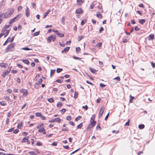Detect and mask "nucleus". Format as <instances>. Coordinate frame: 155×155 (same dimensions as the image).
Listing matches in <instances>:
<instances>
[{"label": "nucleus", "mask_w": 155, "mask_h": 155, "mask_svg": "<svg viewBox=\"0 0 155 155\" xmlns=\"http://www.w3.org/2000/svg\"><path fill=\"white\" fill-rule=\"evenodd\" d=\"M14 12V9L13 8H11L10 9L8 12L4 14V18H7L9 17Z\"/></svg>", "instance_id": "obj_1"}, {"label": "nucleus", "mask_w": 155, "mask_h": 155, "mask_svg": "<svg viewBox=\"0 0 155 155\" xmlns=\"http://www.w3.org/2000/svg\"><path fill=\"white\" fill-rule=\"evenodd\" d=\"M15 44L12 43L9 45L5 49V52H8V51H13L14 49Z\"/></svg>", "instance_id": "obj_2"}, {"label": "nucleus", "mask_w": 155, "mask_h": 155, "mask_svg": "<svg viewBox=\"0 0 155 155\" xmlns=\"http://www.w3.org/2000/svg\"><path fill=\"white\" fill-rule=\"evenodd\" d=\"M56 38L55 35H51L48 38L47 41L48 42H50L51 41H54L55 40Z\"/></svg>", "instance_id": "obj_3"}, {"label": "nucleus", "mask_w": 155, "mask_h": 155, "mask_svg": "<svg viewBox=\"0 0 155 155\" xmlns=\"http://www.w3.org/2000/svg\"><path fill=\"white\" fill-rule=\"evenodd\" d=\"M20 15L19 14L17 15L16 17H15V18H13V19H12L10 21H9V23L10 24H12L16 20H18L19 18L20 17Z\"/></svg>", "instance_id": "obj_4"}, {"label": "nucleus", "mask_w": 155, "mask_h": 155, "mask_svg": "<svg viewBox=\"0 0 155 155\" xmlns=\"http://www.w3.org/2000/svg\"><path fill=\"white\" fill-rule=\"evenodd\" d=\"M61 121V120L59 117H57L54 119L51 120L49 121V122L50 123H53L54 122H57L58 123L60 122Z\"/></svg>", "instance_id": "obj_5"}, {"label": "nucleus", "mask_w": 155, "mask_h": 155, "mask_svg": "<svg viewBox=\"0 0 155 155\" xmlns=\"http://www.w3.org/2000/svg\"><path fill=\"white\" fill-rule=\"evenodd\" d=\"M104 108L103 106H102L100 110L99 111V118H100L102 116V115L103 114L104 110Z\"/></svg>", "instance_id": "obj_6"}, {"label": "nucleus", "mask_w": 155, "mask_h": 155, "mask_svg": "<svg viewBox=\"0 0 155 155\" xmlns=\"http://www.w3.org/2000/svg\"><path fill=\"white\" fill-rule=\"evenodd\" d=\"M20 91L23 93V95L25 96H26L28 94L27 90L25 89H22L20 90Z\"/></svg>", "instance_id": "obj_7"}, {"label": "nucleus", "mask_w": 155, "mask_h": 155, "mask_svg": "<svg viewBox=\"0 0 155 155\" xmlns=\"http://www.w3.org/2000/svg\"><path fill=\"white\" fill-rule=\"evenodd\" d=\"M11 69V68L9 69V71L7 70L6 71L3 72L2 74V76L4 78L5 77V76L10 72Z\"/></svg>", "instance_id": "obj_8"}, {"label": "nucleus", "mask_w": 155, "mask_h": 155, "mask_svg": "<svg viewBox=\"0 0 155 155\" xmlns=\"http://www.w3.org/2000/svg\"><path fill=\"white\" fill-rule=\"evenodd\" d=\"M2 32L3 33L4 35H5L4 37H5L8 35L9 32V31L8 30H4L3 31L2 30Z\"/></svg>", "instance_id": "obj_9"}, {"label": "nucleus", "mask_w": 155, "mask_h": 155, "mask_svg": "<svg viewBox=\"0 0 155 155\" xmlns=\"http://www.w3.org/2000/svg\"><path fill=\"white\" fill-rule=\"evenodd\" d=\"M25 11L26 15L27 17H29L30 15L29 10L27 6H26V9L25 10Z\"/></svg>", "instance_id": "obj_10"}, {"label": "nucleus", "mask_w": 155, "mask_h": 155, "mask_svg": "<svg viewBox=\"0 0 155 155\" xmlns=\"http://www.w3.org/2000/svg\"><path fill=\"white\" fill-rule=\"evenodd\" d=\"M83 11L82 10L81 8H79L78 9L76 10V13L78 14H81L82 13Z\"/></svg>", "instance_id": "obj_11"}, {"label": "nucleus", "mask_w": 155, "mask_h": 155, "mask_svg": "<svg viewBox=\"0 0 155 155\" xmlns=\"http://www.w3.org/2000/svg\"><path fill=\"white\" fill-rule=\"evenodd\" d=\"M70 49V47H67L65 48H64L63 50L61 51V52L62 53H64V52L66 53Z\"/></svg>", "instance_id": "obj_12"}, {"label": "nucleus", "mask_w": 155, "mask_h": 155, "mask_svg": "<svg viewBox=\"0 0 155 155\" xmlns=\"http://www.w3.org/2000/svg\"><path fill=\"white\" fill-rule=\"evenodd\" d=\"M8 66V64L4 63H2L0 64V67L2 68H5Z\"/></svg>", "instance_id": "obj_13"}, {"label": "nucleus", "mask_w": 155, "mask_h": 155, "mask_svg": "<svg viewBox=\"0 0 155 155\" xmlns=\"http://www.w3.org/2000/svg\"><path fill=\"white\" fill-rule=\"evenodd\" d=\"M84 0H77V4L78 5H80L84 3Z\"/></svg>", "instance_id": "obj_14"}, {"label": "nucleus", "mask_w": 155, "mask_h": 155, "mask_svg": "<svg viewBox=\"0 0 155 155\" xmlns=\"http://www.w3.org/2000/svg\"><path fill=\"white\" fill-rule=\"evenodd\" d=\"M89 69L90 70V71L93 74H95L96 72L97 71L95 70L94 69H93L91 68H89Z\"/></svg>", "instance_id": "obj_15"}, {"label": "nucleus", "mask_w": 155, "mask_h": 155, "mask_svg": "<svg viewBox=\"0 0 155 155\" xmlns=\"http://www.w3.org/2000/svg\"><path fill=\"white\" fill-rule=\"evenodd\" d=\"M154 35L153 34H150L149 36L148 39L149 40H151L154 39Z\"/></svg>", "instance_id": "obj_16"}, {"label": "nucleus", "mask_w": 155, "mask_h": 155, "mask_svg": "<svg viewBox=\"0 0 155 155\" xmlns=\"http://www.w3.org/2000/svg\"><path fill=\"white\" fill-rule=\"evenodd\" d=\"M96 123V121L94 120H93L90 121V124L91 125V126H92L93 127L95 125Z\"/></svg>", "instance_id": "obj_17"}, {"label": "nucleus", "mask_w": 155, "mask_h": 155, "mask_svg": "<svg viewBox=\"0 0 155 155\" xmlns=\"http://www.w3.org/2000/svg\"><path fill=\"white\" fill-rule=\"evenodd\" d=\"M51 10H48L46 12H45V14L44 15L43 18H45L47 16V15L50 12Z\"/></svg>", "instance_id": "obj_18"}, {"label": "nucleus", "mask_w": 155, "mask_h": 155, "mask_svg": "<svg viewBox=\"0 0 155 155\" xmlns=\"http://www.w3.org/2000/svg\"><path fill=\"white\" fill-rule=\"evenodd\" d=\"M28 137H27L24 138L21 141L22 143L25 142H26L27 140H28Z\"/></svg>", "instance_id": "obj_19"}, {"label": "nucleus", "mask_w": 155, "mask_h": 155, "mask_svg": "<svg viewBox=\"0 0 155 155\" xmlns=\"http://www.w3.org/2000/svg\"><path fill=\"white\" fill-rule=\"evenodd\" d=\"M56 34L58 37L60 38L63 37L64 36V34L61 33H58Z\"/></svg>", "instance_id": "obj_20"}, {"label": "nucleus", "mask_w": 155, "mask_h": 155, "mask_svg": "<svg viewBox=\"0 0 155 155\" xmlns=\"http://www.w3.org/2000/svg\"><path fill=\"white\" fill-rule=\"evenodd\" d=\"M23 62L27 64H29V61L28 60H22Z\"/></svg>", "instance_id": "obj_21"}, {"label": "nucleus", "mask_w": 155, "mask_h": 155, "mask_svg": "<svg viewBox=\"0 0 155 155\" xmlns=\"http://www.w3.org/2000/svg\"><path fill=\"white\" fill-rule=\"evenodd\" d=\"M145 22V21L144 19H142L140 20L139 21V22L141 24H143Z\"/></svg>", "instance_id": "obj_22"}, {"label": "nucleus", "mask_w": 155, "mask_h": 155, "mask_svg": "<svg viewBox=\"0 0 155 155\" xmlns=\"http://www.w3.org/2000/svg\"><path fill=\"white\" fill-rule=\"evenodd\" d=\"M84 38V36L83 35H81L80 36H78V41H79L82 39Z\"/></svg>", "instance_id": "obj_23"}, {"label": "nucleus", "mask_w": 155, "mask_h": 155, "mask_svg": "<svg viewBox=\"0 0 155 155\" xmlns=\"http://www.w3.org/2000/svg\"><path fill=\"white\" fill-rule=\"evenodd\" d=\"M40 34V31H38V32H36L35 33H33L32 35L33 36H36L38 35H39Z\"/></svg>", "instance_id": "obj_24"}, {"label": "nucleus", "mask_w": 155, "mask_h": 155, "mask_svg": "<svg viewBox=\"0 0 155 155\" xmlns=\"http://www.w3.org/2000/svg\"><path fill=\"white\" fill-rule=\"evenodd\" d=\"M97 16L98 18H101L102 17V15L100 14L99 12H97Z\"/></svg>", "instance_id": "obj_25"}, {"label": "nucleus", "mask_w": 155, "mask_h": 155, "mask_svg": "<svg viewBox=\"0 0 155 155\" xmlns=\"http://www.w3.org/2000/svg\"><path fill=\"white\" fill-rule=\"evenodd\" d=\"M86 22V19H84L82 20L81 22V25H83Z\"/></svg>", "instance_id": "obj_26"}, {"label": "nucleus", "mask_w": 155, "mask_h": 155, "mask_svg": "<svg viewBox=\"0 0 155 155\" xmlns=\"http://www.w3.org/2000/svg\"><path fill=\"white\" fill-rule=\"evenodd\" d=\"M21 50H32V49L29 48L27 47H25L23 48H21Z\"/></svg>", "instance_id": "obj_27"}, {"label": "nucleus", "mask_w": 155, "mask_h": 155, "mask_svg": "<svg viewBox=\"0 0 155 155\" xmlns=\"http://www.w3.org/2000/svg\"><path fill=\"white\" fill-rule=\"evenodd\" d=\"M22 126V124L21 123H19L17 125V128H20Z\"/></svg>", "instance_id": "obj_28"}, {"label": "nucleus", "mask_w": 155, "mask_h": 155, "mask_svg": "<svg viewBox=\"0 0 155 155\" xmlns=\"http://www.w3.org/2000/svg\"><path fill=\"white\" fill-rule=\"evenodd\" d=\"M139 128L140 129H142L144 127V125L143 124H140L138 126Z\"/></svg>", "instance_id": "obj_29"}, {"label": "nucleus", "mask_w": 155, "mask_h": 155, "mask_svg": "<svg viewBox=\"0 0 155 155\" xmlns=\"http://www.w3.org/2000/svg\"><path fill=\"white\" fill-rule=\"evenodd\" d=\"M45 129L44 128L42 127V128L39 129L38 130V131L39 132H43V131H45Z\"/></svg>", "instance_id": "obj_30"}, {"label": "nucleus", "mask_w": 155, "mask_h": 155, "mask_svg": "<svg viewBox=\"0 0 155 155\" xmlns=\"http://www.w3.org/2000/svg\"><path fill=\"white\" fill-rule=\"evenodd\" d=\"M61 21L62 24L64 25L65 24V17H62Z\"/></svg>", "instance_id": "obj_31"}, {"label": "nucleus", "mask_w": 155, "mask_h": 155, "mask_svg": "<svg viewBox=\"0 0 155 155\" xmlns=\"http://www.w3.org/2000/svg\"><path fill=\"white\" fill-rule=\"evenodd\" d=\"M78 92L77 91H75L74 92V97L75 99H76L78 97Z\"/></svg>", "instance_id": "obj_32"}, {"label": "nucleus", "mask_w": 155, "mask_h": 155, "mask_svg": "<svg viewBox=\"0 0 155 155\" xmlns=\"http://www.w3.org/2000/svg\"><path fill=\"white\" fill-rule=\"evenodd\" d=\"M29 153L31 155H36V153L34 151H30L29 152Z\"/></svg>", "instance_id": "obj_33"}, {"label": "nucleus", "mask_w": 155, "mask_h": 155, "mask_svg": "<svg viewBox=\"0 0 155 155\" xmlns=\"http://www.w3.org/2000/svg\"><path fill=\"white\" fill-rule=\"evenodd\" d=\"M48 101L50 103H53L54 102V100L52 98H50L48 99Z\"/></svg>", "instance_id": "obj_34"}, {"label": "nucleus", "mask_w": 155, "mask_h": 155, "mask_svg": "<svg viewBox=\"0 0 155 155\" xmlns=\"http://www.w3.org/2000/svg\"><path fill=\"white\" fill-rule=\"evenodd\" d=\"M82 127V123H81L79 124L77 127V129H80Z\"/></svg>", "instance_id": "obj_35"}, {"label": "nucleus", "mask_w": 155, "mask_h": 155, "mask_svg": "<svg viewBox=\"0 0 155 155\" xmlns=\"http://www.w3.org/2000/svg\"><path fill=\"white\" fill-rule=\"evenodd\" d=\"M9 27V25H5L4 27L2 29L3 31L4 30H6V29L8 28Z\"/></svg>", "instance_id": "obj_36"}, {"label": "nucleus", "mask_w": 155, "mask_h": 155, "mask_svg": "<svg viewBox=\"0 0 155 155\" xmlns=\"http://www.w3.org/2000/svg\"><path fill=\"white\" fill-rule=\"evenodd\" d=\"M8 39H9V42H12L14 39V37H12L11 38H8Z\"/></svg>", "instance_id": "obj_37"}, {"label": "nucleus", "mask_w": 155, "mask_h": 155, "mask_svg": "<svg viewBox=\"0 0 155 155\" xmlns=\"http://www.w3.org/2000/svg\"><path fill=\"white\" fill-rule=\"evenodd\" d=\"M55 70H51V73H50V76L51 77L54 73Z\"/></svg>", "instance_id": "obj_38"}, {"label": "nucleus", "mask_w": 155, "mask_h": 155, "mask_svg": "<svg viewBox=\"0 0 155 155\" xmlns=\"http://www.w3.org/2000/svg\"><path fill=\"white\" fill-rule=\"evenodd\" d=\"M62 105V104L61 102H58L57 104V106L58 107H60Z\"/></svg>", "instance_id": "obj_39"}, {"label": "nucleus", "mask_w": 155, "mask_h": 155, "mask_svg": "<svg viewBox=\"0 0 155 155\" xmlns=\"http://www.w3.org/2000/svg\"><path fill=\"white\" fill-rule=\"evenodd\" d=\"M0 104L1 105L4 106L6 105V104L5 101H1L0 102Z\"/></svg>", "instance_id": "obj_40"}, {"label": "nucleus", "mask_w": 155, "mask_h": 155, "mask_svg": "<svg viewBox=\"0 0 155 155\" xmlns=\"http://www.w3.org/2000/svg\"><path fill=\"white\" fill-rule=\"evenodd\" d=\"M93 127L91 126V125H90V124L88 126L87 129V130H91V129Z\"/></svg>", "instance_id": "obj_41"}, {"label": "nucleus", "mask_w": 155, "mask_h": 155, "mask_svg": "<svg viewBox=\"0 0 155 155\" xmlns=\"http://www.w3.org/2000/svg\"><path fill=\"white\" fill-rule=\"evenodd\" d=\"M81 116H79L75 118V121H77L79 120H80L81 118Z\"/></svg>", "instance_id": "obj_42"}, {"label": "nucleus", "mask_w": 155, "mask_h": 155, "mask_svg": "<svg viewBox=\"0 0 155 155\" xmlns=\"http://www.w3.org/2000/svg\"><path fill=\"white\" fill-rule=\"evenodd\" d=\"M80 50L81 49L80 47H77L76 48V52L77 53H78L79 51H80Z\"/></svg>", "instance_id": "obj_43"}, {"label": "nucleus", "mask_w": 155, "mask_h": 155, "mask_svg": "<svg viewBox=\"0 0 155 155\" xmlns=\"http://www.w3.org/2000/svg\"><path fill=\"white\" fill-rule=\"evenodd\" d=\"M62 70H63L62 68H58L57 69L56 71L57 73H59Z\"/></svg>", "instance_id": "obj_44"}, {"label": "nucleus", "mask_w": 155, "mask_h": 155, "mask_svg": "<svg viewBox=\"0 0 155 155\" xmlns=\"http://www.w3.org/2000/svg\"><path fill=\"white\" fill-rule=\"evenodd\" d=\"M42 114H41L40 113H39V112H38V113H36V116H37V117H41V116Z\"/></svg>", "instance_id": "obj_45"}, {"label": "nucleus", "mask_w": 155, "mask_h": 155, "mask_svg": "<svg viewBox=\"0 0 155 155\" xmlns=\"http://www.w3.org/2000/svg\"><path fill=\"white\" fill-rule=\"evenodd\" d=\"M102 44V43L101 42H100L96 45V46L97 47H100L101 46Z\"/></svg>", "instance_id": "obj_46"}, {"label": "nucleus", "mask_w": 155, "mask_h": 155, "mask_svg": "<svg viewBox=\"0 0 155 155\" xmlns=\"http://www.w3.org/2000/svg\"><path fill=\"white\" fill-rule=\"evenodd\" d=\"M4 98H5V99L7 101H8L10 100V98L9 97H8L7 96H6Z\"/></svg>", "instance_id": "obj_47"}, {"label": "nucleus", "mask_w": 155, "mask_h": 155, "mask_svg": "<svg viewBox=\"0 0 155 155\" xmlns=\"http://www.w3.org/2000/svg\"><path fill=\"white\" fill-rule=\"evenodd\" d=\"M66 110V109L65 108H63L61 110V113L63 114L65 112Z\"/></svg>", "instance_id": "obj_48"}, {"label": "nucleus", "mask_w": 155, "mask_h": 155, "mask_svg": "<svg viewBox=\"0 0 155 155\" xmlns=\"http://www.w3.org/2000/svg\"><path fill=\"white\" fill-rule=\"evenodd\" d=\"M73 58L74 59H78L79 60H81V58H79V57H76L74 56H73Z\"/></svg>", "instance_id": "obj_49"}, {"label": "nucleus", "mask_w": 155, "mask_h": 155, "mask_svg": "<svg viewBox=\"0 0 155 155\" xmlns=\"http://www.w3.org/2000/svg\"><path fill=\"white\" fill-rule=\"evenodd\" d=\"M94 6V4L93 3H92L90 5V8L91 9L93 8Z\"/></svg>", "instance_id": "obj_50"}, {"label": "nucleus", "mask_w": 155, "mask_h": 155, "mask_svg": "<svg viewBox=\"0 0 155 155\" xmlns=\"http://www.w3.org/2000/svg\"><path fill=\"white\" fill-rule=\"evenodd\" d=\"M42 145V143L39 141L38 142L36 143V145L38 146H41Z\"/></svg>", "instance_id": "obj_51"}, {"label": "nucleus", "mask_w": 155, "mask_h": 155, "mask_svg": "<svg viewBox=\"0 0 155 155\" xmlns=\"http://www.w3.org/2000/svg\"><path fill=\"white\" fill-rule=\"evenodd\" d=\"M42 81V80L41 78H40L38 81V83L39 84H41Z\"/></svg>", "instance_id": "obj_52"}, {"label": "nucleus", "mask_w": 155, "mask_h": 155, "mask_svg": "<svg viewBox=\"0 0 155 155\" xmlns=\"http://www.w3.org/2000/svg\"><path fill=\"white\" fill-rule=\"evenodd\" d=\"M130 120H128V121L125 124V126H129V122H130Z\"/></svg>", "instance_id": "obj_53"}, {"label": "nucleus", "mask_w": 155, "mask_h": 155, "mask_svg": "<svg viewBox=\"0 0 155 155\" xmlns=\"http://www.w3.org/2000/svg\"><path fill=\"white\" fill-rule=\"evenodd\" d=\"M44 124H40L39 125H38V126H37V128H40V127H41L42 126H43V125H44Z\"/></svg>", "instance_id": "obj_54"}, {"label": "nucleus", "mask_w": 155, "mask_h": 155, "mask_svg": "<svg viewBox=\"0 0 155 155\" xmlns=\"http://www.w3.org/2000/svg\"><path fill=\"white\" fill-rule=\"evenodd\" d=\"M66 119L68 120H70L71 119V118L70 116H68L67 117Z\"/></svg>", "instance_id": "obj_55"}, {"label": "nucleus", "mask_w": 155, "mask_h": 155, "mask_svg": "<svg viewBox=\"0 0 155 155\" xmlns=\"http://www.w3.org/2000/svg\"><path fill=\"white\" fill-rule=\"evenodd\" d=\"M19 131V130L18 129H15L13 131V133L14 134H17Z\"/></svg>", "instance_id": "obj_56"}, {"label": "nucleus", "mask_w": 155, "mask_h": 155, "mask_svg": "<svg viewBox=\"0 0 155 155\" xmlns=\"http://www.w3.org/2000/svg\"><path fill=\"white\" fill-rule=\"evenodd\" d=\"M114 79H116L117 80L119 81H120V78L119 77H116Z\"/></svg>", "instance_id": "obj_57"}, {"label": "nucleus", "mask_w": 155, "mask_h": 155, "mask_svg": "<svg viewBox=\"0 0 155 155\" xmlns=\"http://www.w3.org/2000/svg\"><path fill=\"white\" fill-rule=\"evenodd\" d=\"M95 117V115H93L91 118V121H92V120H94Z\"/></svg>", "instance_id": "obj_58"}, {"label": "nucleus", "mask_w": 155, "mask_h": 155, "mask_svg": "<svg viewBox=\"0 0 155 155\" xmlns=\"http://www.w3.org/2000/svg\"><path fill=\"white\" fill-rule=\"evenodd\" d=\"M82 107L83 108H84V109H85L86 110H87L88 109V107L87 105H85L84 106H83Z\"/></svg>", "instance_id": "obj_59"}, {"label": "nucleus", "mask_w": 155, "mask_h": 155, "mask_svg": "<svg viewBox=\"0 0 155 155\" xmlns=\"http://www.w3.org/2000/svg\"><path fill=\"white\" fill-rule=\"evenodd\" d=\"M100 86L101 87H105L106 85L104 84H103L102 83H100Z\"/></svg>", "instance_id": "obj_60"}, {"label": "nucleus", "mask_w": 155, "mask_h": 155, "mask_svg": "<svg viewBox=\"0 0 155 155\" xmlns=\"http://www.w3.org/2000/svg\"><path fill=\"white\" fill-rule=\"evenodd\" d=\"M62 130L63 131H67L68 130V128L67 127H66L62 129Z\"/></svg>", "instance_id": "obj_61"}, {"label": "nucleus", "mask_w": 155, "mask_h": 155, "mask_svg": "<svg viewBox=\"0 0 155 155\" xmlns=\"http://www.w3.org/2000/svg\"><path fill=\"white\" fill-rule=\"evenodd\" d=\"M41 118L43 119V120H45L46 119V118L43 115H41Z\"/></svg>", "instance_id": "obj_62"}, {"label": "nucleus", "mask_w": 155, "mask_h": 155, "mask_svg": "<svg viewBox=\"0 0 155 155\" xmlns=\"http://www.w3.org/2000/svg\"><path fill=\"white\" fill-rule=\"evenodd\" d=\"M11 72L14 74H16L17 72V71L15 70H12Z\"/></svg>", "instance_id": "obj_63"}, {"label": "nucleus", "mask_w": 155, "mask_h": 155, "mask_svg": "<svg viewBox=\"0 0 155 155\" xmlns=\"http://www.w3.org/2000/svg\"><path fill=\"white\" fill-rule=\"evenodd\" d=\"M151 64L153 68H154L155 67V64L153 62H151Z\"/></svg>", "instance_id": "obj_64"}]
</instances>
